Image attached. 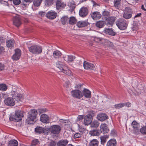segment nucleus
Segmentation results:
<instances>
[{
	"label": "nucleus",
	"mask_w": 146,
	"mask_h": 146,
	"mask_svg": "<svg viewBox=\"0 0 146 146\" xmlns=\"http://www.w3.org/2000/svg\"><path fill=\"white\" fill-rule=\"evenodd\" d=\"M56 67L62 72L69 76H72V73L71 71L68 69L67 66L64 65L62 62L58 61L56 63Z\"/></svg>",
	"instance_id": "nucleus-1"
},
{
	"label": "nucleus",
	"mask_w": 146,
	"mask_h": 146,
	"mask_svg": "<svg viewBox=\"0 0 146 146\" xmlns=\"http://www.w3.org/2000/svg\"><path fill=\"white\" fill-rule=\"evenodd\" d=\"M37 115V112L35 109H33L29 112V115L26 121L29 124H33L36 119Z\"/></svg>",
	"instance_id": "nucleus-2"
},
{
	"label": "nucleus",
	"mask_w": 146,
	"mask_h": 146,
	"mask_svg": "<svg viewBox=\"0 0 146 146\" xmlns=\"http://www.w3.org/2000/svg\"><path fill=\"white\" fill-rule=\"evenodd\" d=\"M116 24L118 28L121 30H124L127 28L128 22L123 18L119 19L116 22Z\"/></svg>",
	"instance_id": "nucleus-3"
},
{
	"label": "nucleus",
	"mask_w": 146,
	"mask_h": 146,
	"mask_svg": "<svg viewBox=\"0 0 146 146\" xmlns=\"http://www.w3.org/2000/svg\"><path fill=\"white\" fill-rule=\"evenodd\" d=\"M28 48L29 51L33 54H39L42 52L41 47L37 45L28 46Z\"/></svg>",
	"instance_id": "nucleus-4"
},
{
	"label": "nucleus",
	"mask_w": 146,
	"mask_h": 146,
	"mask_svg": "<svg viewBox=\"0 0 146 146\" xmlns=\"http://www.w3.org/2000/svg\"><path fill=\"white\" fill-rule=\"evenodd\" d=\"M11 93V96L17 102L22 101L24 98L23 95L19 93L15 89H13Z\"/></svg>",
	"instance_id": "nucleus-5"
},
{
	"label": "nucleus",
	"mask_w": 146,
	"mask_h": 146,
	"mask_svg": "<svg viewBox=\"0 0 146 146\" xmlns=\"http://www.w3.org/2000/svg\"><path fill=\"white\" fill-rule=\"evenodd\" d=\"M23 117V112L21 111H18L16 112L13 117L10 116L9 119L11 121L18 122L21 121L22 118Z\"/></svg>",
	"instance_id": "nucleus-6"
},
{
	"label": "nucleus",
	"mask_w": 146,
	"mask_h": 146,
	"mask_svg": "<svg viewBox=\"0 0 146 146\" xmlns=\"http://www.w3.org/2000/svg\"><path fill=\"white\" fill-rule=\"evenodd\" d=\"M48 129L51 133L57 134L60 133L61 130V128L59 125H54L50 127Z\"/></svg>",
	"instance_id": "nucleus-7"
},
{
	"label": "nucleus",
	"mask_w": 146,
	"mask_h": 146,
	"mask_svg": "<svg viewBox=\"0 0 146 146\" xmlns=\"http://www.w3.org/2000/svg\"><path fill=\"white\" fill-rule=\"evenodd\" d=\"M133 13L132 9L129 7H127L125 8V11L123 15V17L126 19H128L130 18Z\"/></svg>",
	"instance_id": "nucleus-8"
},
{
	"label": "nucleus",
	"mask_w": 146,
	"mask_h": 146,
	"mask_svg": "<svg viewBox=\"0 0 146 146\" xmlns=\"http://www.w3.org/2000/svg\"><path fill=\"white\" fill-rule=\"evenodd\" d=\"M72 96L74 97L80 99L83 96V94L81 91L78 90H73L71 92Z\"/></svg>",
	"instance_id": "nucleus-9"
},
{
	"label": "nucleus",
	"mask_w": 146,
	"mask_h": 146,
	"mask_svg": "<svg viewBox=\"0 0 146 146\" xmlns=\"http://www.w3.org/2000/svg\"><path fill=\"white\" fill-rule=\"evenodd\" d=\"M83 66L85 69L89 70H93L95 68L93 64L86 61L84 62Z\"/></svg>",
	"instance_id": "nucleus-10"
},
{
	"label": "nucleus",
	"mask_w": 146,
	"mask_h": 146,
	"mask_svg": "<svg viewBox=\"0 0 146 146\" xmlns=\"http://www.w3.org/2000/svg\"><path fill=\"white\" fill-rule=\"evenodd\" d=\"M13 98L12 97H8L5 99L4 102L5 104L7 106H13L15 104Z\"/></svg>",
	"instance_id": "nucleus-11"
},
{
	"label": "nucleus",
	"mask_w": 146,
	"mask_h": 146,
	"mask_svg": "<svg viewBox=\"0 0 146 146\" xmlns=\"http://www.w3.org/2000/svg\"><path fill=\"white\" fill-rule=\"evenodd\" d=\"M103 32L112 36H115L116 34V32L112 28H105Z\"/></svg>",
	"instance_id": "nucleus-12"
},
{
	"label": "nucleus",
	"mask_w": 146,
	"mask_h": 146,
	"mask_svg": "<svg viewBox=\"0 0 146 146\" xmlns=\"http://www.w3.org/2000/svg\"><path fill=\"white\" fill-rule=\"evenodd\" d=\"M88 13V10L86 7H83L79 10V14L80 16L84 17H86Z\"/></svg>",
	"instance_id": "nucleus-13"
},
{
	"label": "nucleus",
	"mask_w": 146,
	"mask_h": 146,
	"mask_svg": "<svg viewBox=\"0 0 146 146\" xmlns=\"http://www.w3.org/2000/svg\"><path fill=\"white\" fill-rule=\"evenodd\" d=\"M57 16V13L54 11H50L46 14V17L52 20L55 18Z\"/></svg>",
	"instance_id": "nucleus-14"
},
{
	"label": "nucleus",
	"mask_w": 146,
	"mask_h": 146,
	"mask_svg": "<svg viewBox=\"0 0 146 146\" xmlns=\"http://www.w3.org/2000/svg\"><path fill=\"white\" fill-rule=\"evenodd\" d=\"M100 132L103 133H107L109 131V129L108 127V125L105 123L101 124L100 126Z\"/></svg>",
	"instance_id": "nucleus-15"
},
{
	"label": "nucleus",
	"mask_w": 146,
	"mask_h": 146,
	"mask_svg": "<svg viewBox=\"0 0 146 146\" xmlns=\"http://www.w3.org/2000/svg\"><path fill=\"white\" fill-rule=\"evenodd\" d=\"M92 116L90 114L87 115L84 117V123L85 125H88L90 124L92 121Z\"/></svg>",
	"instance_id": "nucleus-16"
},
{
	"label": "nucleus",
	"mask_w": 146,
	"mask_h": 146,
	"mask_svg": "<svg viewBox=\"0 0 146 146\" xmlns=\"http://www.w3.org/2000/svg\"><path fill=\"white\" fill-rule=\"evenodd\" d=\"M97 119L99 121H103L108 119V117L106 114L105 113H100L97 116Z\"/></svg>",
	"instance_id": "nucleus-17"
},
{
	"label": "nucleus",
	"mask_w": 146,
	"mask_h": 146,
	"mask_svg": "<svg viewBox=\"0 0 146 146\" xmlns=\"http://www.w3.org/2000/svg\"><path fill=\"white\" fill-rule=\"evenodd\" d=\"M21 55V50L19 49L15 50V53L12 56V58L14 60H19Z\"/></svg>",
	"instance_id": "nucleus-18"
},
{
	"label": "nucleus",
	"mask_w": 146,
	"mask_h": 146,
	"mask_svg": "<svg viewBox=\"0 0 146 146\" xmlns=\"http://www.w3.org/2000/svg\"><path fill=\"white\" fill-rule=\"evenodd\" d=\"M13 23L17 27H19L21 24V21L19 16L17 15L13 17Z\"/></svg>",
	"instance_id": "nucleus-19"
},
{
	"label": "nucleus",
	"mask_w": 146,
	"mask_h": 146,
	"mask_svg": "<svg viewBox=\"0 0 146 146\" xmlns=\"http://www.w3.org/2000/svg\"><path fill=\"white\" fill-rule=\"evenodd\" d=\"M66 5V4L61 1L58 0L56 1V7L57 9L64 8Z\"/></svg>",
	"instance_id": "nucleus-20"
},
{
	"label": "nucleus",
	"mask_w": 146,
	"mask_h": 146,
	"mask_svg": "<svg viewBox=\"0 0 146 146\" xmlns=\"http://www.w3.org/2000/svg\"><path fill=\"white\" fill-rule=\"evenodd\" d=\"M40 120L42 122L45 123H49L50 121L49 117L45 114H43L41 115Z\"/></svg>",
	"instance_id": "nucleus-21"
},
{
	"label": "nucleus",
	"mask_w": 146,
	"mask_h": 146,
	"mask_svg": "<svg viewBox=\"0 0 146 146\" xmlns=\"http://www.w3.org/2000/svg\"><path fill=\"white\" fill-rule=\"evenodd\" d=\"M90 15L91 17L94 19H99L102 16L100 13L97 11L91 13Z\"/></svg>",
	"instance_id": "nucleus-22"
},
{
	"label": "nucleus",
	"mask_w": 146,
	"mask_h": 146,
	"mask_svg": "<svg viewBox=\"0 0 146 146\" xmlns=\"http://www.w3.org/2000/svg\"><path fill=\"white\" fill-rule=\"evenodd\" d=\"M7 46L10 48L14 47L15 46V41L13 39L7 40L6 41Z\"/></svg>",
	"instance_id": "nucleus-23"
},
{
	"label": "nucleus",
	"mask_w": 146,
	"mask_h": 146,
	"mask_svg": "<svg viewBox=\"0 0 146 146\" xmlns=\"http://www.w3.org/2000/svg\"><path fill=\"white\" fill-rule=\"evenodd\" d=\"M83 96H84L86 98H90L91 97V92L88 89L84 88L83 91Z\"/></svg>",
	"instance_id": "nucleus-24"
},
{
	"label": "nucleus",
	"mask_w": 146,
	"mask_h": 146,
	"mask_svg": "<svg viewBox=\"0 0 146 146\" xmlns=\"http://www.w3.org/2000/svg\"><path fill=\"white\" fill-rule=\"evenodd\" d=\"M89 23L86 21H80L78 22L77 25L79 28H82L87 26L88 25Z\"/></svg>",
	"instance_id": "nucleus-25"
},
{
	"label": "nucleus",
	"mask_w": 146,
	"mask_h": 146,
	"mask_svg": "<svg viewBox=\"0 0 146 146\" xmlns=\"http://www.w3.org/2000/svg\"><path fill=\"white\" fill-rule=\"evenodd\" d=\"M132 125L134 129V131L136 134L139 131V125L135 121H133L132 123Z\"/></svg>",
	"instance_id": "nucleus-26"
},
{
	"label": "nucleus",
	"mask_w": 146,
	"mask_h": 146,
	"mask_svg": "<svg viewBox=\"0 0 146 146\" xmlns=\"http://www.w3.org/2000/svg\"><path fill=\"white\" fill-rule=\"evenodd\" d=\"M68 141L67 139H62L59 141L57 144V146H66Z\"/></svg>",
	"instance_id": "nucleus-27"
},
{
	"label": "nucleus",
	"mask_w": 146,
	"mask_h": 146,
	"mask_svg": "<svg viewBox=\"0 0 146 146\" xmlns=\"http://www.w3.org/2000/svg\"><path fill=\"white\" fill-rule=\"evenodd\" d=\"M116 18L115 17H108L107 19L108 21L107 23V25H112L114 23L115 20L116 19Z\"/></svg>",
	"instance_id": "nucleus-28"
},
{
	"label": "nucleus",
	"mask_w": 146,
	"mask_h": 146,
	"mask_svg": "<svg viewBox=\"0 0 146 146\" xmlns=\"http://www.w3.org/2000/svg\"><path fill=\"white\" fill-rule=\"evenodd\" d=\"M101 132L99 130L94 129L90 131L89 133L91 136H95L99 135Z\"/></svg>",
	"instance_id": "nucleus-29"
},
{
	"label": "nucleus",
	"mask_w": 146,
	"mask_h": 146,
	"mask_svg": "<svg viewBox=\"0 0 146 146\" xmlns=\"http://www.w3.org/2000/svg\"><path fill=\"white\" fill-rule=\"evenodd\" d=\"M75 57L72 55L66 56L64 57V60L68 62H71L75 59Z\"/></svg>",
	"instance_id": "nucleus-30"
},
{
	"label": "nucleus",
	"mask_w": 146,
	"mask_h": 146,
	"mask_svg": "<svg viewBox=\"0 0 146 146\" xmlns=\"http://www.w3.org/2000/svg\"><path fill=\"white\" fill-rule=\"evenodd\" d=\"M117 142L115 140L110 139L107 143V146H115Z\"/></svg>",
	"instance_id": "nucleus-31"
},
{
	"label": "nucleus",
	"mask_w": 146,
	"mask_h": 146,
	"mask_svg": "<svg viewBox=\"0 0 146 146\" xmlns=\"http://www.w3.org/2000/svg\"><path fill=\"white\" fill-rule=\"evenodd\" d=\"M90 127L92 128H97L99 125V122L97 120H94L92 121L90 123Z\"/></svg>",
	"instance_id": "nucleus-32"
},
{
	"label": "nucleus",
	"mask_w": 146,
	"mask_h": 146,
	"mask_svg": "<svg viewBox=\"0 0 146 146\" xmlns=\"http://www.w3.org/2000/svg\"><path fill=\"white\" fill-rule=\"evenodd\" d=\"M99 142L96 139H93L89 143V146H98Z\"/></svg>",
	"instance_id": "nucleus-33"
},
{
	"label": "nucleus",
	"mask_w": 146,
	"mask_h": 146,
	"mask_svg": "<svg viewBox=\"0 0 146 146\" xmlns=\"http://www.w3.org/2000/svg\"><path fill=\"white\" fill-rule=\"evenodd\" d=\"M105 24V21H99L96 23V26L99 28H102L104 26Z\"/></svg>",
	"instance_id": "nucleus-34"
},
{
	"label": "nucleus",
	"mask_w": 146,
	"mask_h": 146,
	"mask_svg": "<svg viewBox=\"0 0 146 146\" xmlns=\"http://www.w3.org/2000/svg\"><path fill=\"white\" fill-rule=\"evenodd\" d=\"M44 5L47 7L51 6L53 3V0H44Z\"/></svg>",
	"instance_id": "nucleus-35"
},
{
	"label": "nucleus",
	"mask_w": 146,
	"mask_h": 146,
	"mask_svg": "<svg viewBox=\"0 0 146 146\" xmlns=\"http://www.w3.org/2000/svg\"><path fill=\"white\" fill-rule=\"evenodd\" d=\"M18 145V143L17 141L15 139L10 141L8 144L9 146H17Z\"/></svg>",
	"instance_id": "nucleus-36"
},
{
	"label": "nucleus",
	"mask_w": 146,
	"mask_h": 146,
	"mask_svg": "<svg viewBox=\"0 0 146 146\" xmlns=\"http://www.w3.org/2000/svg\"><path fill=\"white\" fill-rule=\"evenodd\" d=\"M108 138V136L107 135L101 136L100 138L101 145H104V144L106 142V139Z\"/></svg>",
	"instance_id": "nucleus-37"
},
{
	"label": "nucleus",
	"mask_w": 146,
	"mask_h": 146,
	"mask_svg": "<svg viewBox=\"0 0 146 146\" xmlns=\"http://www.w3.org/2000/svg\"><path fill=\"white\" fill-rule=\"evenodd\" d=\"M121 0H114V5L115 7L119 9L120 6Z\"/></svg>",
	"instance_id": "nucleus-38"
},
{
	"label": "nucleus",
	"mask_w": 146,
	"mask_h": 146,
	"mask_svg": "<svg viewBox=\"0 0 146 146\" xmlns=\"http://www.w3.org/2000/svg\"><path fill=\"white\" fill-rule=\"evenodd\" d=\"M68 20L70 24L72 25L75 24L76 22V19L75 17H70Z\"/></svg>",
	"instance_id": "nucleus-39"
},
{
	"label": "nucleus",
	"mask_w": 146,
	"mask_h": 146,
	"mask_svg": "<svg viewBox=\"0 0 146 146\" xmlns=\"http://www.w3.org/2000/svg\"><path fill=\"white\" fill-rule=\"evenodd\" d=\"M54 56L56 58H59L61 55V53L59 51L56 50L54 51L53 53Z\"/></svg>",
	"instance_id": "nucleus-40"
},
{
	"label": "nucleus",
	"mask_w": 146,
	"mask_h": 146,
	"mask_svg": "<svg viewBox=\"0 0 146 146\" xmlns=\"http://www.w3.org/2000/svg\"><path fill=\"white\" fill-rule=\"evenodd\" d=\"M35 132L38 133L40 134L43 131V128L40 127H37L35 129Z\"/></svg>",
	"instance_id": "nucleus-41"
},
{
	"label": "nucleus",
	"mask_w": 146,
	"mask_h": 146,
	"mask_svg": "<svg viewBox=\"0 0 146 146\" xmlns=\"http://www.w3.org/2000/svg\"><path fill=\"white\" fill-rule=\"evenodd\" d=\"M69 20V18L67 16H64L62 17L61 18V23L63 25L66 24V23Z\"/></svg>",
	"instance_id": "nucleus-42"
},
{
	"label": "nucleus",
	"mask_w": 146,
	"mask_h": 146,
	"mask_svg": "<svg viewBox=\"0 0 146 146\" xmlns=\"http://www.w3.org/2000/svg\"><path fill=\"white\" fill-rule=\"evenodd\" d=\"M42 0H34L33 2L34 6L38 7L40 5Z\"/></svg>",
	"instance_id": "nucleus-43"
},
{
	"label": "nucleus",
	"mask_w": 146,
	"mask_h": 146,
	"mask_svg": "<svg viewBox=\"0 0 146 146\" xmlns=\"http://www.w3.org/2000/svg\"><path fill=\"white\" fill-rule=\"evenodd\" d=\"M7 89V87L5 84H0V90L2 91H6Z\"/></svg>",
	"instance_id": "nucleus-44"
},
{
	"label": "nucleus",
	"mask_w": 146,
	"mask_h": 146,
	"mask_svg": "<svg viewBox=\"0 0 146 146\" xmlns=\"http://www.w3.org/2000/svg\"><path fill=\"white\" fill-rule=\"evenodd\" d=\"M96 39L100 41H102V42H104L106 45V44H107L108 42H110V41L107 40L103 38H101L100 37H97Z\"/></svg>",
	"instance_id": "nucleus-45"
},
{
	"label": "nucleus",
	"mask_w": 146,
	"mask_h": 146,
	"mask_svg": "<svg viewBox=\"0 0 146 146\" xmlns=\"http://www.w3.org/2000/svg\"><path fill=\"white\" fill-rule=\"evenodd\" d=\"M123 103H121L119 104H116L114 106L115 108L116 109H119L123 107Z\"/></svg>",
	"instance_id": "nucleus-46"
},
{
	"label": "nucleus",
	"mask_w": 146,
	"mask_h": 146,
	"mask_svg": "<svg viewBox=\"0 0 146 146\" xmlns=\"http://www.w3.org/2000/svg\"><path fill=\"white\" fill-rule=\"evenodd\" d=\"M44 58L46 59H49L51 58V56L50 54H48V51H47L46 52H45Z\"/></svg>",
	"instance_id": "nucleus-47"
},
{
	"label": "nucleus",
	"mask_w": 146,
	"mask_h": 146,
	"mask_svg": "<svg viewBox=\"0 0 146 146\" xmlns=\"http://www.w3.org/2000/svg\"><path fill=\"white\" fill-rule=\"evenodd\" d=\"M82 134L80 133H77L75 134L74 135V139L79 138L81 137Z\"/></svg>",
	"instance_id": "nucleus-48"
},
{
	"label": "nucleus",
	"mask_w": 146,
	"mask_h": 146,
	"mask_svg": "<svg viewBox=\"0 0 146 146\" xmlns=\"http://www.w3.org/2000/svg\"><path fill=\"white\" fill-rule=\"evenodd\" d=\"M38 142L39 141L37 139H34L33 140L31 144L35 146L38 144Z\"/></svg>",
	"instance_id": "nucleus-49"
},
{
	"label": "nucleus",
	"mask_w": 146,
	"mask_h": 146,
	"mask_svg": "<svg viewBox=\"0 0 146 146\" xmlns=\"http://www.w3.org/2000/svg\"><path fill=\"white\" fill-rule=\"evenodd\" d=\"M13 3L16 5L19 4L21 2L20 0H13Z\"/></svg>",
	"instance_id": "nucleus-50"
},
{
	"label": "nucleus",
	"mask_w": 146,
	"mask_h": 146,
	"mask_svg": "<svg viewBox=\"0 0 146 146\" xmlns=\"http://www.w3.org/2000/svg\"><path fill=\"white\" fill-rule=\"evenodd\" d=\"M38 112L40 113H43L46 111V108L40 109L38 110Z\"/></svg>",
	"instance_id": "nucleus-51"
},
{
	"label": "nucleus",
	"mask_w": 146,
	"mask_h": 146,
	"mask_svg": "<svg viewBox=\"0 0 146 146\" xmlns=\"http://www.w3.org/2000/svg\"><path fill=\"white\" fill-rule=\"evenodd\" d=\"M48 130L46 129L43 128V131H42V133L45 135H47L48 133Z\"/></svg>",
	"instance_id": "nucleus-52"
},
{
	"label": "nucleus",
	"mask_w": 146,
	"mask_h": 146,
	"mask_svg": "<svg viewBox=\"0 0 146 146\" xmlns=\"http://www.w3.org/2000/svg\"><path fill=\"white\" fill-rule=\"evenodd\" d=\"M56 144V143L55 141H52L50 143L48 146H55Z\"/></svg>",
	"instance_id": "nucleus-53"
},
{
	"label": "nucleus",
	"mask_w": 146,
	"mask_h": 146,
	"mask_svg": "<svg viewBox=\"0 0 146 146\" xmlns=\"http://www.w3.org/2000/svg\"><path fill=\"white\" fill-rule=\"evenodd\" d=\"M83 119V116L82 115H79L78 116L77 118V121H80L82 120Z\"/></svg>",
	"instance_id": "nucleus-54"
},
{
	"label": "nucleus",
	"mask_w": 146,
	"mask_h": 146,
	"mask_svg": "<svg viewBox=\"0 0 146 146\" xmlns=\"http://www.w3.org/2000/svg\"><path fill=\"white\" fill-rule=\"evenodd\" d=\"M110 134L111 136H114L116 135V132L115 130H113L111 131Z\"/></svg>",
	"instance_id": "nucleus-55"
},
{
	"label": "nucleus",
	"mask_w": 146,
	"mask_h": 146,
	"mask_svg": "<svg viewBox=\"0 0 146 146\" xmlns=\"http://www.w3.org/2000/svg\"><path fill=\"white\" fill-rule=\"evenodd\" d=\"M5 66L3 64L0 63V71L4 70Z\"/></svg>",
	"instance_id": "nucleus-56"
},
{
	"label": "nucleus",
	"mask_w": 146,
	"mask_h": 146,
	"mask_svg": "<svg viewBox=\"0 0 146 146\" xmlns=\"http://www.w3.org/2000/svg\"><path fill=\"white\" fill-rule=\"evenodd\" d=\"M123 107L126 106L127 107H129L131 106V104L129 102H127L126 103H123Z\"/></svg>",
	"instance_id": "nucleus-57"
},
{
	"label": "nucleus",
	"mask_w": 146,
	"mask_h": 146,
	"mask_svg": "<svg viewBox=\"0 0 146 146\" xmlns=\"http://www.w3.org/2000/svg\"><path fill=\"white\" fill-rule=\"evenodd\" d=\"M108 101H109V99L107 97H105L102 102L104 103H106Z\"/></svg>",
	"instance_id": "nucleus-58"
},
{
	"label": "nucleus",
	"mask_w": 146,
	"mask_h": 146,
	"mask_svg": "<svg viewBox=\"0 0 146 146\" xmlns=\"http://www.w3.org/2000/svg\"><path fill=\"white\" fill-rule=\"evenodd\" d=\"M108 42L107 44H106V45L111 47L113 46V44L112 42Z\"/></svg>",
	"instance_id": "nucleus-59"
},
{
	"label": "nucleus",
	"mask_w": 146,
	"mask_h": 146,
	"mask_svg": "<svg viewBox=\"0 0 146 146\" xmlns=\"http://www.w3.org/2000/svg\"><path fill=\"white\" fill-rule=\"evenodd\" d=\"M108 42L107 44H106V45L111 47L113 46V44L112 42Z\"/></svg>",
	"instance_id": "nucleus-60"
},
{
	"label": "nucleus",
	"mask_w": 146,
	"mask_h": 146,
	"mask_svg": "<svg viewBox=\"0 0 146 146\" xmlns=\"http://www.w3.org/2000/svg\"><path fill=\"white\" fill-rule=\"evenodd\" d=\"M108 42L107 44H106V45L111 47L113 46V44L112 42Z\"/></svg>",
	"instance_id": "nucleus-61"
},
{
	"label": "nucleus",
	"mask_w": 146,
	"mask_h": 146,
	"mask_svg": "<svg viewBox=\"0 0 146 146\" xmlns=\"http://www.w3.org/2000/svg\"><path fill=\"white\" fill-rule=\"evenodd\" d=\"M5 48L2 46H0V54L4 51Z\"/></svg>",
	"instance_id": "nucleus-62"
},
{
	"label": "nucleus",
	"mask_w": 146,
	"mask_h": 146,
	"mask_svg": "<svg viewBox=\"0 0 146 146\" xmlns=\"http://www.w3.org/2000/svg\"><path fill=\"white\" fill-rule=\"evenodd\" d=\"M5 39L3 37H0V42L3 43L5 41Z\"/></svg>",
	"instance_id": "nucleus-63"
},
{
	"label": "nucleus",
	"mask_w": 146,
	"mask_h": 146,
	"mask_svg": "<svg viewBox=\"0 0 146 146\" xmlns=\"http://www.w3.org/2000/svg\"><path fill=\"white\" fill-rule=\"evenodd\" d=\"M138 27L136 25H133L132 27V29L133 31L136 30L137 29Z\"/></svg>",
	"instance_id": "nucleus-64"
}]
</instances>
